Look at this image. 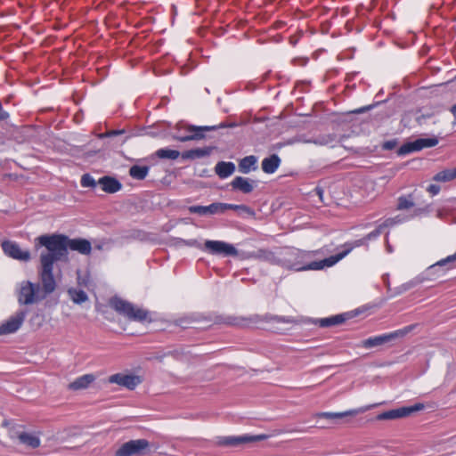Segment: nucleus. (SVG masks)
Listing matches in <instances>:
<instances>
[{
	"label": "nucleus",
	"instance_id": "nucleus-9",
	"mask_svg": "<svg viewBox=\"0 0 456 456\" xmlns=\"http://www.w3.org/2000/svg\"><path fill=\"white\" fill-rule=\"evenodd\" d=\"M438 144V139L436 137L430 138H419L412 142H408L403 144L398 149V155H406L414 151H419L425 148L435 147Z\"/></svg>",
	"mask_w": 456,
	"mask_h": 456
},
{
	"label": "nucleus",
	"instance_id": "nucleus-45",
	"mask_svg": "<svg viewBox=\"0 0 456 456\" xmlns=\"http://www.w3.org/2000/svg\"><path fill=\"white\" fill-rule=\"evenodd\" d=\"M143 447H144V454L147 453V452H151L156 451V449H157L156 447L153 448V445L150 444L145 440H144Z\"/></svg>",
	"mask_w": 456,
	"mask_h": 456
},
{
	"label": "nucleus",
	"instance_id": "nucleus-14",
	"mask_svg": "<svg viewBox=\"0 0 456 456\" xmlns=\"http://www.w3.org/2000/svg\"><path fill=\"white\" fill-rule=\"evenodd\" d=\"M4 253L16 260L28 262L30 260V253L28 250H22L19 244L12 240H4L1 244Z\"/></svg>",
	"mask_w": 456,
	"mask_h": 456
},
{
	"label": "nucleus",
	"instance_id": "nucleus-52",
	"mask_svg": "<svg viewBox=\"0 0 456 456\" xmlns=\"http://www.w3.org/2000/svg\"><path fill=\"white\" fill-rule=\"evenodd\" d=\"M225 322L229 323V324H235V322H233V320H232V318H228Z\"/></svg>",
	"mask_w": 456,
	"mask_h": 456
},
{
	"label": "nucleus",
	"instance_id": "nucleus-39",
	"mask_svg": "<svg viewBox=\"0 0 456 456\" xmlns=\"http://www.w3.org/2000/svg\"><path fill=\"white\" fill-rule=\"evenodd\" d=\"M80 183L82 187L91 188H94L99 184L90 174H84L81 177Z\"/></svg>",
	"mask_w": 456,
	"mask_h": 456
},
{
	"label": "nucleus",
	"instance_id": "nucleus-44",
	"mask_svg": "<svg viewBox=\"0 0 456 456\" xmlns=\"http://www.w3.org/2000/svg\"><path fill=\"white\" fill-rule=\"evenodd\" d=\"M143 318H144V326L146 325V323L151 324V322H155V319L152 318L151 314L149 312H146V311H144Z\"/></svg>",
	"mask_w": 456,
	"mask_h": 456
},
{
	"label": "nucleus",
	"instance_id": "nucleus-37",
	"mask_svg": "<svg viewBox=\"0 0 456 456\" xmlns=\"http://www.w3.org/2000/svg\"><path fill=\"white\" fill-rule=\"evenodd\" d=\"M414 206L413 200L411 198V195L408 196H400L398 198V203H397V209L398 210H404L409 209Z\"/></svg>",
	"mask_w": 456,
	"mask_h": 456
},
{
	"label": "nucleus",
	"instance_id": "nucleus-53",
	"mask_svg": "<svg viewBox=\"0 0 456 456\" xmlns=\"http://www.w3.org/2000/svg\"><path fill=\"white\" fill-rule=\"evenodd\" d=\"M143 174H144V177L147 175L148 174V167L144 166V171H143Z\"/></svg>",
	"mask_w": 456,
	"mask_h": 456
},
{
	"label": "nucleus",
	"instance_id": "nucleus-2",
	"mask_svg": "<svg viewBox=\"0 0 456 456\" xmlns=\"http://www.w3.org/2000/svg\"><path fill=\"white\" fill-rule=\"evenodd\" d=\"M38 245L46 248V252H42L40 255V261L46 259L52 260L51 263H55L67 257V235L65 234H45L37 238Z\"/></svg>",
	"mask_w": 456,
	"mask_h": 456
},
{
	"label": "nucleus",
	"instance_id": "nucleus-42",
	"mask_svg": "<svg viewBox=\"0 0 456 456\" xmlns=\"http://www.w3.org/2000/svg\"><path fill=\"white\" fill-rule=\"evenodd\" d=\"M183 243L184 245H186V246H190V247H196V248H200V249H201V250H202V247H203V246H201V245L198 242V240H194V239H191V240H183Z\"/></svg>",
	"mask_w": 456,
	"mask_h": 456
},
{
	"label": "nucleus",
	"instance_id": "nucleus-4",
	"mask_svg": "<svg viewBox=\"0 0 456 456\" xmlns=\"http://www.w3.org/2000/svg\"><path fill=\"white\" fill-rule=\"evenodd\" d=\"M412 330L411 326L404 327L403 329H400L389 333H385L382 335L370 337L367 339H364L362 342V346L364 348H371L375 346H379L388 342H391L396 338H403L406 334H408Z\"/></svg>",
	"mask_w": 456,
	"mask_h": 456
},
{
	"label": "nucleus",
	"instance_id": "nucleus-30",
	"mask_svg": "<svg viewBox=\"0 0 456 456\" xmlns=\"http://www.w3.org/2000/svg\"><path fill=\"white\" fill-rule=\"evenodd\" d=\"M347 319H348L347 314H341L330 316L327 318L319 319V320H317L316 323L320 327L326 328V327H331V326H336V325L341 324Z\"/></svg>",
	"mask_w": 456,
	"mask_h": 456
},
{
	"label": "nucleus",
	"instance_id": "nucleus-55",
	"mask_svg": "<svg viewBox=\"0 0 456 456\" xmlns=\"http://www.w3.org/2000/svg\"><path fill=\"white\" fill-rule=\"evenodd\" d=\"M148 23V18L144 17V21H143V24L144 26Z\"/></svg>",
	"mask_w": 456,
	"mask_h": 456
},
{
	"label": "nucleus",
	"instance_id": "nucleus-33",
	"mask_svg": "<svg viewBox=\"0 0 456 456\" xmlns=\"http://www.w3.org/2000/svg\"><path fill=\"white\" fill-rule=\"evenodd\" d=\"M68 294L75 304L80 305L88 300L87 294L82 289L70 288L68 290Z\"/></svg>",
	"mask_w": 456,
	"mask_h": 456
},
{
	"label": "nucleus",
	"instance_id": "nucleus-10",
	"mask_svg": "<svg viewBox=\"0 0 456 456\" xmlns=\"http://www.w3.org/2000/svg\"><path fill=\"white\" fill-rule=\"evenodd\" d=\"M425 408L423 403H415L411 406L401 407L390 411H384L377 416L379 420L395 419L404 418L411 415L413 412L422 411Z\"/></svg>",
	"mask_w": 456,
	"mask_h": 456
},
{
	"label": "nucleus",
	"instance_id": "nucleus-49",
	"mask_svg": "<svg viewBox=\"0 0 456 456\" xmlns=\"http://www.w3.org/2000/svg\"><path fill=\"white\" fill-rule=\"evenodd\" d=\"M272 320H274L278 322H289L285 317H282V316H274L273 318H272Z\"/></svg>",
	"mask_w": 456,
	"mask_h": 456
},
{
	"label": "nucleus",
	"instance_id": "nucleus-46",
	"mask_svg": "<svg viewBox=\"0 0 456 456\" xmlns=\"http://www.w3.org/2000/svg\"><path fill=\"white\" fill-rule=\"evenodd\" d=\"M395 145V142L394 141H387L384 143L383 148L386 150H392Z\"/></svg>",
	"mask_w": 456,
	"mask_h": 456
},
{
	"label": "nucleus",
	"instance_id": "nucleus-22",
	"mask_svg": "<svg viewBox=\"0 0 456 456\" xmlns=\"http://www.w3.org/2000/svg\"><path fill=\"white\" fill-rule=\"evenodd\" d=\"M255 181L243 176H236L231 182V186L233 191H239L243 193H250L253 191L256 184Z\"/></svg>",
	"mask_w": 456,
	"mask_h": 456
},
{
	"label": "nucleus",
	"instance_id": "nucleus-54",
	"mask_svg": "<svg viewBox=\"0 0 456 456\" xmlns=\"http://www.w3.org/2000/svg\"><path fill=\"white\" fill-rule=\"evenodd\" d=\"M150 331L157 330L158 328L152 327V328H147Z\"/></svg>",
	"mask_w": 456,
	"mask_h": 456
},
{
	"label": "nucleus",
	"instance_id": "nucleus-47",
	"mask_svg": "<svg viewBox=\"0 0 456 456\" xmlns=\"http://www.w3.org/2000/svg\"><path fill=\"white\" fill-rule=\"evenodd\" d=\"M372 107H373L372 105H368V106H365V107H362V108L357 109L356 110H354V113H363L366 110H371Z\"/></svg>",
	"mask_w": 456,
	"mask_h": 456
},
{
	"label": "nucleus",
	"instance_id": "nucleus-40",
	"mask_svg": "<svg viewBox=\"0 0 456 456\" xmlns=\"http://www.w3.org/2000/svg\"><path fill=\"white\" fill-rule=\"evenodd\" d=\"M129 175L138 180H142V166H133L129 170Z\"/></svg>",
	"mask_w": 456,
	"mask_h": 456
},
{
	"label": "nucleus",
	"instance_id": "nucleus-25",
	"mask_svg": "<svg viewBox=\"0 0 456 456\" xmlns=\"http://www.w3.org/2000/svg\"><path fill=\"white\" fill-rule=\"evenodd\" d=\"M98 183L102 186L103 191L107 193H115L121 190V183L115 177L105 175L98 180Z\"/></svg>",
	"mask_w": 456,
	"mask_h": 456
},
{
	"label": "nucleus",
	"instance_id": "nucleus-26",
	"mask_svg": "<svg viewBox=\"0 0 456 456\" xmlns=\"http://www.w3.org/2000/svg\"><path fill=\"white\" fill-rule=\"evenodd\" d=\"M281 163V158L277 154H272L262 160L261 167L264 173L273 174L279 168Z\"/></svg>",
	"mask_w": 456,
	"mask_h": 456
},
{
	"label": "nucleus",
	"instance_id": "nucleus-31",
	"mask_svg": "<svg viewBox=\"0 0 456 456\" xmlns=\"http://www.w3.org/2000/svg\"><path fill=\"white\" fill-rule=\"evenodd\" d=\"M95 377L93 374H85L77 378L73 382L69 385V388L71 390H79L88 387L93 383Z\"/></svg>",
	"mask_w": 456,
	"mask_h": 456
},
{
	"label": "nucleus",
	"instance_id": "nucleus-20",
	"mask_svg": "<svg viewBox=\"0 0 456 456\" xmlns=\"http://www.w3.org/2000/svg\"><path fill=\"white\" fill-rule=\"evenodd\" d=\"M249 257L265 261L271 265H280V250L273 252L265 248H260L250 253Z\"/></svg>",
	"mask_w": 456,
	"mask_h": 456
},
{
	"label": "nucleus",
	"instance_id": "nucleus-6",
	"mask_svg": "<svg viewBox=\"0 0 456 456\" xmlns=\"http://www.w3.org/2000/svg\"><path fill=\"white\" fill-rule=\"evenodd\" d=\"M386 226L383 225V223L380 224L374 231L368 233L366 236H364L362 239L356 240L352 242H346L343 245L344 250L339 252L338 254H336V259L337 262L343 259L346 256H347L354 248L361 247L364 244H367L369 240L377 239L381 233L383 229H385Z\"/></svg>",
	"mask_w": 456,
	"mask_h": 456
},
{
	"label": "nucleus",
	"instance_id": "nucleus-1",
	"mask_svg": "<svg viewBox=\"0 0 456 456\" xmlns=\"http://www.w3.org/2000/svg\"><path fill=\"white\" fill-rule=\"evenodd\" d=\"M314 251H304L298 248H283L280 250V266L297 272L306 270H322L325 267H330L336 265L335 255L330 256L320 261L307 260L312 257Z\"/></svg>",
	"mask_w": 456,
	"mask_h": 456
},
{
	"label": "nucleus",
	"instance_id": "nucleus-8",
	"mask_svg": "<svg viewBox=\"0 0 456 456\" xmlns=\"http://www.w3.org/2000/svg\"><path fill=\"white\" fill-rule=\"evenodd\" d=\"M52 260L46 259L45 261H40L41 271L39 273L40 280L42 283V289L45 295L51 294L56 288V282L53 277V264Z\"/></svg>",
	"mask_w": 456,
	"mask_h": 456
},
{
	"label": "nucleus",
	"instance_id": "nucleus-16",
	"mask_svg": "<svg viewBox=\"0 0 456 456\" xmlns=\"http://www.w3.org/2000/svg\"><path fill=\"white\" fill-rule=\"evenodd\" d=\"M77 251L82 255H89L92 251L91 242L83 238L70 239L67 236V250Z\"/></svg>",
	"mask_w": 456,
	"mask_h": 456
},
{
	"label": "nucleus",
	"instance_id": "nucleus-29",
	"mask_svg": "<svg viewBox=\"0 0 456 456\" xmlns=\"http://www.w3.org/2000/svg\"><path fill=\"white\" fill-rule=\"evenodd\" d=\"M257 158L254 155L247 156L239 162V171L242 174H248L257 168Z\"/></svg>",
	"mask_w": 456,
	"mask_h": 456
},
{
	"label": "nucleus",
	"instance_id": "nucleus-34",
	"mask_svg": "<svg viewBox=\"0 0 456 456\" xmlns=\"http://www.w3.org/2000/svg\"><path fill=\"white\" fill-rule=\"evenodd\" d=\"M456 178V168L444 169L438 172L433 180L436 182H449Z\"/></svg>",
	"mask_w": 456,
	"mask_h": 456
},
{
	"label": "nucleus",
	"instance_id": "nucleus-43",
	"mask_svg": "<svg viewBox=\"0 0 456 456\" xmlns=\"http://www.w3.org/2000/svg\"><path fill=\"white\" fill-rule=\"evenodd\" d=\"M444 270H442V268H437V269H435V270L431 273V274H429V275H426V276H427V277H430V278H434V279H436V278H438V277H440V276H442V275H444Z\"/></svg>",
	"mask_w": 456,
	"mask_h": 456
},
{
	"label": "nucleus",
	"instance_id": "nucleus-35",
	"mask_svg": "<svg viewBox=\"0 0 456 456\" xmlns=\"http://www.w3.org/2000/svg\"><path fill=\"white\" fill-rule=\"evenodd\" d=\"M156 155L159 159H176L182 154L176 150L167 148L159 149L156 151Z\"/></svg>",
	"mask_w": 456,
	"mask_h": 456
},
{
	"label": "nucleus",
	"instance_id": "nucleus-15",
	"mask_svg": "<svg viewBox=\"0 0 456 456\" xmlns=\"http://www.w3.org/2000/svg\"><path fill=\"white\" fill-rule=\"evenodd\" d=\"M142 453V439L130 440L123 444L114 456H134Z\"/></svg>",
	"mask_w": 456,
	"mask_h": 456
},
{
	"label": "nucleus",
	"instance_id": "nucleus-51",
	"mask_svg": "<svg viewBox=\"0 0 456 456\" xmlns=\"http://www.w3.org/2000/svg\"><path fill=\"white\" fill-rule=\"evenodd\" d=\"M451 111L454 116H456V103L452 106Z\"/></svg>",
	"mask_w": 456,
	"mask_h": 456
},
{
	"label": "nucleus",
	"instance_id": "nucleus-56",
	"mask_svg": "<svg viewBox=\"0 0 456 456\" xmlns=\"http://www.w3.org/2000/svg\"><path fill=\"white\" fill-rule=\"evenodd\" d=\"M387 251H388L389 253H391V252H392V248H391V247H390L389 245H387Z\"/></svg>",
	"mask_w": 456,
	"mask_h": 456
},
{
	"label": "nucleus",
	"instance_id": "nucleus-7",
	"mask_svg": "<svg viewBox=\"0 0 456 456\" xmlns=\"http://www.w3.org/2000/svg\"><path fill=\"white\" fill-rule=\"evenodd\" d=\"M216 129V126H196L186 125L178 128V134L175 138L179 142H187L204 138V132Z\"/></svg>",
	"mask_w": 456,
	"mask_h": 456
},
{
	"label": "nucleus",
	"instance_id": "nucleus-19",
	"mask_svg": "<svg viewBox=\"0 0 456 456\" xmlns=\"http://www.w3.org/2000/svg\"><path fill=\"white\" fill-rule=\"evenodd\" d=\"M188 210L191 214H198L200 216L221 215V202H214L208 206H190Z\"/></svg>",
	"mask_w": 456,
	"mask_h": 456
},
{
	"label": "nucleus",
	"instance_id": "nucleus-28",
	"mask_svg": "<svg viewBox=\"0 0 456 456\" xmlns=\"http://www.w3.org/2000/svg\"><path fill=\"white\" fill-rule=\"evenodd\" d=\"M213 151L212 147L196 148L185 151L182 153L183 159H196L209 156Z\"/></svg>",
	"mask_w": 456,
	"mask_h": 456
},
{
	"label": "nucleus",
	"instance_id": "nucleus-27",
	"mask_svg": "<svg viewBox=\"0 0 456 456\" xmlns=\"http://www.w3.org/2000/svg\"><path fill=\"white\" fill-rule=\"evenodd\" d=\"M236 169L234 163L229 161H219L216 167V174L221 178L225 179L231 176Z\"/></svg>",
	"mask_w": 456,
	"mask_h": 456
},
{
	"label": "nucleus",
	"instance_id": "nucleus-32",
	"mask_svg": "<svg viewBox=\"0 0 456 456\" xmlns=\"http://www.w3.org/2000/svg\"><path fill=\"white\" fill-rule=\"evenodd\" d=\"M18 438L21 444H26L31 448H37L40 445L39 438L30 433L21 432L18 435Z\"/></svg>",
	"mask_w": 456,
	"mask_h": 456
},
{
	"label": "nucleus",
	"instance_id": "nucleus-5",
	"mask_svg": "<svg viewBox=\"0 0 456 456\" xmlns=\"http://www.w3.org/2000/svg\"><path fill=\"white\" fill-rule=\"evenodd\" d=\"M202 250L215 256H235L238 255V250L232 244L223 240H211L205 241Z\"/></svg>",
	"mask_w": 456,
	"mask_h": 456
},
{
	"label": "nucleus",
	"instance_id": "nucleus-21",
	"mask_svg": "<svg viewBox=\"0 0 456 456\" xmlns=\"http://www.w3.org/2000/svg\"><path fill=\"white\" fill-rule=\"evenodd\" d=\"M425 211H426L425 208H415L412 211V213L410 215L399 214V215L395 216V217H390V218L386 219L383 222V225H385L386 228H387V227H392L396 224H400L408 222L411 219L419 216L421 213H423Z\"/></svg>",
	"mask_w": 456,
	"mask_h": 456
},
{
	"label": "nucleus",
	"instance_id": "nucleus-3",
	"mask_svg": "<svg viewBox=\"0 0 456 456\" xmlns=\"http://www.w3.org/2000/svg\"><path fill=\"white\" fill-rule=\"evenodd\" d=\"M109 305L118 314L129 321H142V309L136 308L132 303L118 296L111 297L109 299Z\"/></svg>",
	"mask_w": 456,
	"mask_h": 456
},
{
	"label": "nucleus",
	"instance_id": "nucleus-38",
	"mask_svg": "<svg viewBox=\"0 0 456 456\" xmlns=\"http://www.w3.org/2000/svg\"><path fill=\"white\" fill-rule=\"evenodd\" d=\"M334 137L331 134L319 136L313 140H308L306 142L314 143L316 145H328L333 142Z\"/></svg>",
	"mask_w": 456,
	"mask_h": 456
},
{
	"label": "nucleus",
	"instance_id": "nucleus-48",
	"mask_svg": "<svg viewBox=\"0 0 456 456\" xmlns=\"http://www.w3.org/2000/svg\"><path fill=\"white\" fill-rule=\"evenodd\" d=\"M191 322L189 321V319L185 318V319H181L178 321L177 324L183 327V328H186L188 327V324L190 323Z\"/></svg>",
	"mask_w": 456,
	"mask_h": 456
},
{
	"label": "nucleus",
	"instance_id": "nucleus-12",
	"mask_svg": "<svg viewBox=\"0 0 456 456\" xmlns=\"http://www.w3.org/2000/svg\"><path fill=\"white\" fill-rule=\"evenodd\" d=\"M39 290V284L32 283L31 281H23L18 296V302L20 305H31L37 299V293Z\"/></svg>",
	"mask_w": 456,
	"mask_h": 456
},
{
	"label": "nucleus",
	"instance_id": "nucleus-24",
	"mask_svg": "<svg viewBox=\"0 0 456 456\" xmlns=\"http://www.w3.org/2000/svg\"><path fill=\"white\" fill-rule=\"evenodd\" d=\"M454 267H456V252L428 266L425 272V275L431 274V273L437 268H442V270L445 272Z\"/></svg>",
	"mask_w": 456,
	"mask_h": 456
},
{
	"label": "nucleus",
	"instance_id": "nucleus-41",
	"mask_svg": "<svg viewBox=\"0 0 456 456\" xmlns=\"http://www.w3.org/2000/svg\"><path fill=\"white\" fill-rule=\"evenodd\" d=\"M427 190L431 195L435 196L439 193L441 188L439 185L432 183L428 185Z\"/></svg>",
	"mask_w": 456,
	"mask_h": 456
},
{
	"label": "nucleus",
	"instance_id": "nucleus-17",
	"mask_svg": "<svg viewBox=\"0 0 456 456\" xmlns=\"http://www.w3.org/2000/svg\"><path fill=\"white\" fill-rule=\"evenodd\" d=\"M109 381L128 389H134L140 383V378L134 375L117 373L110 376Z\"/></svg>",
	"mask_w": 456,
	"mask_h": 456
},
{
	"label": "nucleus",
	"instance_id": "nucleus-23",
	"mask_svg": "<svg viewBox=\"0 0 456 456\" xmlns=\"http://www.w3.org/2000/svg\"><path fill=\"white\" fill-rule=\"evenodd\" d=\"M100 138H108L110 141L109 144L111 146H118L122 145L128 136L126 135V132L124 129H114L108 131L104 134H100Z\"/></svg>",
	"mask_w": 456,
	"mask_h": 456
},
{
	"label": "nucleus",
	"instance_id": "nucleus-36",
	"mask_svg": "<svg viewBox=\"0 0 456 456\" xmlns=\"http://www.w3.org/2000/svg\"><path fill=\"white\" fill-rule=\"evenodd\" d=\"M238 210L243 213L250 214L252 213L250 208L246 205H236V204H229L221 202V212L224 214L226 210Z\"/></svg>",
	"mask_w": 456,
	"mask_h": 456
},
{
	"label": "nucleus",
	"instance_id": "nucleus-50",
	"mask_svg": "<svg viewBox=\"0 0 456 456\" xmlns=\"http://www.w3.org/2000/svg\"><path fill=\"white\" fill-rule=\"evenodd\" d=\"M315 191H316V193L318 194V196L320 197V199L322 200L323 190L321 188H316Z\"/></svg>",
	"mask_w": 456,
	"mask_h": 456
},
{
	"label": "nucleus",
	"instance_id": "nucleus-18",
	"mask_svg": "<svg viewBox=\"0 0 456 456\" xmlns=\"http://www.w3.org/2000/svg\"><path fill=\"white\" fill-rule=\"evenodd\" d=\"M374 406H376V404L366 405V406H362V407H360L357 409L348 410V411H342V412L323 411V412L318 413L317 417L322 418V419H342L344 417L355 416L359 413L365 412V411L370 410L371 408H373Z\"/></svg>",
	"mask_w": 456,
	"mask_h": 456
},
{
	"label": "nucleus",
	"instance_id": "nucleus-11",
	"mask_svg": "<svg viewBox=\"0 0 456 456\" xmlns=\"http://www.w3.org/2000/svg\"><path fill=\"white\" fill-rule=\"evenodd\" d=\"M266 435H242L238 436H219L217 437V444L223 446L235 447L242 444L253 443L267 439Z\"/></svg>",
	"mask_w": 456,
	"mask_h": 456
},
{
	"label": "nucleus",
	"instance_id": "nucleus-13",
	"mask_svg": "<svg viewBox=\"0 0 456 456\" xmlns=\"http://www.w3.org/2000/svg\"><path fill=\"white\" fill-rule=\"evenodd\" d=\"M28 312L20 310L0 325V336L16 332L22 325Z\"/></svg>",
	"mask_w": 456,
	"mask_h": 456
}]
</instances>
